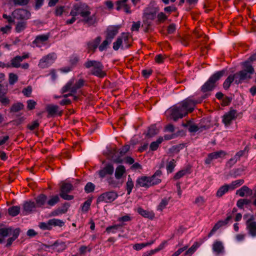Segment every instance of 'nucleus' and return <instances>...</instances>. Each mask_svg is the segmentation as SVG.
Instances as JSON below:
<instances>
[{"label": "nucleus", "instance_id": "1", "mask_svg": "<svg viewBox=\"0 0 256 256\" xmlns=\"http://www.w3.org/2000/svg\"><path fill=\"white\" fill-rule=\"evenodd\" d=\"M196 103L190 99H186L178 105L172 106L166 111L170 118L176 121L192 112L194 110Z\"/></svg>", "mask_w": 256, "mask_h": 256}, {"label": "nucleus", "instance_id": "2", "mask_svg": "<svg viewBox=\"0 0 256 256\" xmlns=\"http://www.w3.org/2000/svg\"><path fill=\"white\" fill-rule=\"evenodd\" d=\"M224 70L216 72L201 87V91L204 94L202 98H206L210 95V92L216 87L215 83L224 74Z\"/></svg>", "mask_w": 256, "mask_h": 256}, {"label": "nucleus", "instance_id": "3", "mask_svg": "<svg viewBox=\"0 0 256 256\" xmlns=\"http://www.w3.org/2000/svg\"><path fill=\"white\" fill-rule=\"evenodd\" d=\"M132 41V37L129 33L123 32L113 43V48L115 50H118L120 48H128L131 46Z\"/></svg>", "mask_w": 256, "mask_h": 256}, {"label": "nucleus", "instance_id": "4", "mask_svg": "<svg viewBox=\"0 0 256 256\" xmlns=\"http://www.w3.org/2000/svg\"><path fill=\"white\" fill-rule=\"evenodd\" d=\"M84 66L87 68H92L90 72L94 76L103 78L106 75L104 70V66L100 62L88 60L84 63Z\"/></svg>", "mask_w": 256, "mask_h": 256}, {"label": "nucleus", "instance_id": "5", "mask_svg": "<svg viewBox=\"0 0 256 256\" xmlns=\"http://www.w3.org/2000/svg\"><path fill=\"white\" fill-rule=\"evenodd\" d=\"M86 81L80 78L76 81L74 78H72L62 88V93L64 94L68 92H76L80 88L85 85Z\"/></svg>", "mask_w": 256, "mask_h": 256}, {"label": "nucleus", "instance_id": "6", "mask_svg": "<svg viewBox=\"0 0 256 256\" xmlns=\"http://www.w3.org/2000/svg\"><path fill=\"white\" fill-rule=\"evenodd\" d=\"M242 66L243 70L234 74L236 78L238 77V82L250 79L251 75L254 72V69L250 62H245Z\"/></svg>", "mask_w": 256, "mask_h": 256}, {"label": "nucleus", "instance_id": "7", "mask_svg": "<svg viewBox=\"0 0 256 256\" xmlns=\"http://www.w3.org/2000/svg\"><path fill=\"white\" fill-rule=\"evenodd\" d=\"M57 58V55L55 52H50L44 56L40 60L38 66L41 68H45L50 66L53 64Z\"/></svg>", "mask_w": 256, "mask_h": 256}, {"label": "nucleus", "instance_id": "8", "mask_svg": "<svg viewBox=\"0 0 256 256\" xmlns=\"http://www.w3.org/2000/svg\"><path fill=\"white\" fill-rule=\"evenodd\" d=\"M118 197V194L114 191L108 192L101 194L97 198V203L112 202Z\"/></svg>", "mask_w": 256, "mask_h": 256}, {"label": "nucleus", "instance_id": "9", "mask_svg": "<svg viewBox=\"0 0 256 256\" xmlns=\"http://www.w3.org/2000/svg\"><path fill=\"white\" fill-rule=\"evenodd\" d=\"M254 219V216L250 215L246 222L248 233L252 237H256V222Z\"/></svg>", "mask_w": 256, "mask_h": 256}, {"label": "nucleus", "instance_id": "10", "mask_svg": "<svg viewBox=\"0 0 256 256\" xmlns=\"http://www.w3.org/2000/svg\"><path fill=\"white\" fill-rule=\"evenodd\" d=\"M226 155V152L222 150L211 152L208 155L204 162L206 164H210L213 160L224 158Z\"/></svg>", "mask_w": 256, "mask_h": 256}, {"label": "nucleus", "instance_id": "11", "mask_svg": "<svg viewBox=\"0 0 256 256\" xmlns=\"http://www.w3.org/2000/svg\"><path fill=\"white\" fill-rule=\"evenodd\" d=\"M237 116V111L235 110L231 109L223 116L222 122L226 126H229L232 122L235 120Z\"/></svg>", "mask_w": 256, "mask_h": 256}, {"label": "nucleus", "instance_id": "12", "mask_svg": "<svg viewBox=\"0 0 256 256\" xmlns=\"http://www.w3.org/2000/svg\"><path fill=\"white\" fill-rule=\"evenodd\" d=\"M30 58V54L24 52L22 56H17L12 58L10 60V65L11 67L18 68L20 67V62L24 59H26Z\"/></svg>", "mask_w": 256, "mask_h": 256}, {"label": "nucleus", "instance_id": "13", "mask_svg": "<svg viewBox=\"0 0 256 256\" xmlns=\"http://www.w3.org/2000/svg\"><path fill=\"white\" fill-rule=\"evenodd\" d=\"M212 250L213 252L217 255L224 254L225 250L224 243L219 240H216L212 244Z\"/></svg>", "mask_w": 256, "mask_h": 256}, {"label": "nucleus", "instance_id": "14", "mask_svg": "<svg viewBox=\"0 0 256 256\" xmlns=\"http://www.w3.org/2000/svg\"><path fill=\"white\" fill-rule=\"evenodd\" d=\"M156 16V12L149 8L144 10L143 16V22L144 24H147L148 26L150 25Z\"/></svg>", "mask_w": 256, "mask_h": 256}, {"label": "nucleus", "instance_id": "15", "mask_svg": "<svg viewBox=\"0 0 256 256\" xmlns=\"http://www.w3.org/2000/svg\"><path fill=\"white\" fill-rule=\"evenodd\" d=\"M136 188H148L152 186L149 176H141L138 178L136 182Z\"/></svg>", "mask_w": 256, "mask_h": 256}, {"label": "nucleus", "instance_id": "16", "mask_svg": "<svg viewBox=\"0 0 256 256\" xmlns=\"http://www.w3.org/2000/svg\"><path fill=\"white\" fill-rule=\"evenodd\" d=\"M12 16L14 18L18 20H27L30 16V12L24 9H17L12 12Z\"/></svg>", "mask_w": 256, "mask_h": 256}, {"label": "nucleus", "instance_id": "17", "mask_svg": "<svg viewBox=\"0 0 256 256\" xmlns=\"http://www.w3.org/2000/svg\"><path fill=\"white\" fill-rule=\"evenodd\" d=\"M120 28V26H109L106 30V38L112 42V39L118 34Z\"/></svg>", "mask_w": 256, "mask_h": 256}, {"label": "nucleus", "instance_id": "18", "mask_svg": "<svg viewBox=\"0 0 256 256\" xmlns=\"http://www.w3.org/2000/svg\"><path fill=\"white\" fill-rule=\"evenodd\" d=\"M49 38L48 34H40L37 36L32 44L37 47H41L44 45Z\"/></svg>", "mask_w": 256, "mask_h": 256}, {"label": "nucleus", "instance_id": "19", "mask_svg": "<svg viewBox=\"0 0 256 256\" xmlns=\"http://www.w3.org/2000/svg\"><path fill=\"white\" fill-rule=\"evenodd\" d=\"M46 110L48 112V118L52 117L58 114V116H62V112L59 111V108L56 105H48L46 106Z\"/></svg>", "mask_w": 256, "mask_h": 256}, {"label": "nucleus", "instance_id": "20", "mask_svg": "<svg viewBox=\"0 0 256 256\" xmlns=\"http://www.w3.org/2000/svg\"><path fill=\"white\" fill-rule=\"evenodd\" d=\"M162 172L160 170H157L154 174L150 178V184L152 186L159 184L162 182L161 176Z\"/></svg>", "mask_w": 256, "mask_h": 256}, {"label": "nucleus", "instance_id": "21", "mask_svg": "<svg viewBox=\"0 0 256 256\" xmlns=\"http://www.w3.org/2000/svg\"><path fill=\"white\" fill-rule=\"evenodd\" d=\"M114 171V168L112 164H106L103 169L99 170L98 174L100 177L103 178L106 174L112 175L113 174Z\"/></svg>", "mask_w": 256, "mask_h": 256}, {"label": "nucleus", "instance_id": "22", "mask_svg": "<svg viewBox=\"0 0 256 256\" xmlns=\"http://www.w3.org/2000/svg\"><path fill=\"white\" fill-rule=\"evenodd\" d=\"M101 40V38L98 36L94 40L90 41L88 42V52H94L96 49L98 48V45L100 44Z\"/></svg>", "mask_w": 256, "mask_h": 256}, {"label": "nucleus", "instance_id": "23", "mask_svg": "<svg viewBox=\"0 0 256 256\" xmlns=\"http://www.w3.org/2000/svg\"><path fill=\"white\" fill-rule=\"evenodd\" d=\"M252 194V190L246 186H242L236 192V194L241 197L250 196Z\"/></svg>", "mask_w": 256, "mask_h": 256}, {"label": "nucleus", "instance_id": "24", "mask_svg": "<svg viewBox=\"0 0 256 256\" xmlns=\"http://www.w3.org/2000/svg\"><path fill=\"white\" fill-rule=\"evenodd\" d=\"M47 196L44 194L39 195L36 199L37 206L41 207L46 205Z\"/></svg>", "mask_w": 256, "mask_h": 256}, {"label": "nucleus", "instance_id": "25", "mask_svg": "<svg viewBox=\"0 0 256 256\" xmlns=\"http://www.w3.org/2000/svg\"><path fill=\"white\" fill-rule=\"evenodd\" d=\"M126 172L125 167L122 165H120L116 167L115 171V178L117 180L122 178L123 175Z\"/></svg>", "mask_w": 256, "mask_h": 256}, {"label": "nucleus", "instance_id": "26", "mask_svg": "<svg viewBox=\"0 0 256 256\" xmlns=\"http://www.w3.org/2000/svg\"><path fill=\"white\" fill-rule=\"evenodd\" d=\"M136 211L140 215L144 218H152L154 216L153 212L144 210L140 207L138 208Z\"/></svg>", "mask_w": 256, "mask_h": 256}, {"label": "nucleus", "instance_id": "27", "mask_svg": "<svg viewBox=\"0 0 256 256\" xmlns=\"http://www.w3.org/2000/svg\"><path fill=\"white\" fill-rule=\"evenodd\" d=\"M36 207L34 202H26L24 204V210L26 214L32 212Z\"/></svg>", "mask_w": 256, "mask_h": 256}, {"label": "nucleus", "instance_id": "28", "mask_svg": "<svg viewBox=\"0 0 256 256\" xmlns=\"http://www.w3.org/2000/svg\"><path fill=\"white\" fill-rule=\"evenodd\" d=\"M232 218V215L228 216L224 220H220L218 221L214 224V228H216V230H218L221 227L226 226Z\"/></svg>", "mask_w": 256, "mask_h": 256}, {"label": "nucleus", "instance_id": "29", "mask_svg": "<svg viewBox=\"0 0 256 256\" xmlns=\"http://www.w3.org/2000/svg\"><path fill=\"white\" fill-rule=\"evenodd\" d=\"M228 190H230V188L228 184H226L218 188L216 193V196L217 197L220 198L228 192Z\"/></svg>", "mask_w": 256, "mask_h": 256}, {"label": "nucleus", "instance_id": "30", "mask_svg": "<svg viewBox=\"0 0 256 256\" xmlns=\"http://www.w3.org/2000/svg\"><path fill=\"white\" fill-rule=\"evenodd\" d=\"M60 202V198L58 195L52 196L47 200L46 207L53 206Z\"/></svg>", "mask_w": 256, "mask_h": 256}, {"label": "nucleus", "instance_id": "31", "mask_svg": "<svg viewBox=\"0 0 256 256\" xmlns=\"http://www.w3.org/2000/svg\"><path fill=\"white\" fill-rule=\"evenodd\" d=\"M235 78H236V75L231 74L225 80L223 84V87L225 90H228L231 84L234 82Z\"/></svg>", "mask_w": 256, "mask_h": 256}, {"label": "nucleus", "instance_id": "32", "mask_svg": "<svg viewBox=\"0 0 256 256\" xmlns=\"http://www.w3.org/2000/svg\"><path fill=\"white\" fill-rule=\"evenodd\" d=\"M200 246V244L198 242H194L192 246L190 248L184 253V256H191L197 250V248Z\"/></svg>", "mask_w": 256, "mask_h": 256}, {"label": "nucleus", "instance_id": "33", "mask_svg": "<svg viewBox=\"0 0 256 256\" xmlns=\"http://www.w3.org/2000/svg\"><path fill=\"white\" fill-rule=\"evenodd\" d=\"M244 183V180H237L234 181H232L230 184H228L230 188V190H233L236 188L240 186Z\"/></svg>", "mask_w": 256, "mask_h": 256}, {"label": "nucleus", "instance_id": "34", "mask_svg": "<svg viewBox=\"0 0 256 256\" xmlns=\"http://www.w3.org/2000/svg\"><path fill=\"white\" fill-rule=\"evenodd\" d=\"M70 206V204L68 203H65L64 206V208L63 209H58L54 212H52V216H56L60 214H62L66 213L68 207Z\"/></svg>", "mask_w": 256, "mask_h": 256}, {"label": "nucleus", "instance_id": "35", "mask_svg": "<svg viewBox=\"0 0 256 256\" xmlns=\"http://www.w3.org/2000/svg\"><path fill=\"white\" fill-rule=\"evenodd\" d=\"M154 243V240H152L150 242H146V243H140V244H136L133 246V248L134 250H141L144 247L147 246H149L152 245Z\"/></svg>", "mask_w": 256, "mask_h": 256}, {"label": "nucleus", "instance_id": "36", "mask_svg": "<svg viewBox=\"0 0 256 256\" xmlns=\"http://www.w3.org/2000/svg\"><path fill=\"white\" fill-rule=\"evenodd\" d=\"M122 224H114L106 228V232L110 234V232L115 233L116 231L123 226Z\"/></svg>", "mask_w": 256, "mask_h": 256}, {"label": "nucleus", "instance_id": "37", "mask_svg": "<svg viewBox=\"0 0 256 256\" xmlns=\"http://www.w3.org/2000/svg\"><path fill=\"white\" fill-rule=\"evenodd\" d=\"M134 186V182L130 176L129 175L128 176V181L126 184V190L128 194H130L131 193Z\"/></svg>", "mask_w": 256, "mask_h": 256}, {"label": "nucleus", "instance_id": "38", "mask_svg": "<svg viewBox=\"0 0 256 256\" xmlns=\"http://www.w3.org/2000/svg\"><path fill=\"white\" fill-rule=\"evenodd\" d=\"M20 212V207L19 206H13L10 207L8 210V214L12 216H17Z\"/></svg>", "mask_w": 256, "mask_h": 256}, {"label": "nucleus", "instance_id": "39", "mask_svg": "<svg viewBox=\"0 0 256 256\" xmlns=\"http://www.w3.org/2000/svg\"><path fill=\"white\" fill-rule=\"evenodd\" d=\"M183 126L185 127H188V130L190 132H196L199 130L198 127L194 124H192L190 121H188L186 123L184 124Z\"/></svg>", "mask_w": 256, "mask_h": 256}, {"label": "nucleus", "instance_id": "40", "mask_svg": "<svg viewBox=\"0 0 256 256\" xmlns=\"http://www.w3.org/2000/svg\"><path fill=\"white\" fill-rule=\"evenodd\" d=\"M170 198H163L159 204L157 206V210L159 211H162L164 209L166 206L168 204L169 202Z\"/></svg>", "mask_w": 256, "mask_h": 256}, {"label": "nucleus", "instance_id": "41", "mask_svg": "<svg viewBox=\"0 0 256 256\" xmlns=\"http://www.w3.org/2000/svg\"><path fill=\"white\" fill-rule=\"evenodd\" d=\"M24 105L21 102H17L12 105L10 108V112H16L24 108Z\"/></svg>", "mask_w": 256, "mask_h": 256}, {"label": "nucleus", "instance_id": "42", "mask_svg": "<svg viewBox=\"0 0 256 256\" xmlns=\"http://www.w3.org/2000/svg\"><path fill=\"white\" fill-rule=\"evenodd\" d=\"M80 9L81 6L78 4L74 5L70 11V15L72 16L76 17L78 14H80Z\"/></svg>", "mask_w": 256, "mask_h": 256}, {"label": "nucleus", "instance_id": "43", "mask_svg": "<svg viewBox=\"0 0 256 256\" xmlns=\"http://www.w3.org/2000/svg\"><path fill=\"white\" fill-rule=\"evenodd\" d=\"M163 141L162 137H160L156 142H152L150 144V149L152 150H156L158 149L159 146V144H160Z\"/></svg>", "mask_w": 256, "mask_h": 256}, {"label": "nucleus", "instance_id": "44", "mask_svg": "<svg viewBox=\"0 0 256 256\" xmlns=\"http://www.w3.org/2000/svg\"><path fill=\"white\" fill-rule=\"evenodd\" d=\"M72 190V186L70 183H64L60 188V192H69Z\"/></svg>", "mask_w": 256, "mask_h": 256}, {"label": "nucleus", "instance_id": "45", "mask_svg": "<svg viewBox=\"0 0 256 256\" xmlns=\"http://www.w3.org/2000/svg\"><path fill=\"white\" fill-rule=\"evenodd\" d=\"M158 132V130L156 125L151 126L148 130V136H153Z\"/></svg>", "mask_w": 256, "mask_h": 256}, {"label": "nucleus", "instance_id": "46", "mask_svg": "<svg viewBox=\"0 0 256 256\" xmlns=\"http://www.w3.org/2000/svg\"><path fill=\"white\" fill-rule=\"evenodd\" d=\"M92 200L91 199L86 200L82 206V211L84 212H87L90 208Z\"/></svg>", "mask_w": 256, "mask_h": 256}, {"label": "nucleus", "instance_id": "47", "mask_svg": "<svg viewBox=\"0 0 256 256\" xmlns=\"http://www.w3.org/2000/svg\"><path fill=\"white\" fill-rule=\"evenodd\" d=\"M250 200L248 199H240L237 201L236 206L240 208H243L244 205L248 204L250 203Z\"/></svg>", "mask_w": 256, "mask_h": 256}, {"label": "nucleus", "instance_id": "48", "mask_svg": "<svg viewBox=\"0 0 256 256\" xmlns=\"http://www.w3.org/2000/svg\"><path fill=\"white\" fill-rule=\"evenodd\" d=\"M26 23L24 22H18L16 26V30L18 32H20L24 30L26 28Z\"/></svg>", "mask_w": 256, "mask_h": 256}, {"label": "nucleus", "instance_id": "49", "mask_svg": "<svg viewBox=\"0 0 256 256\" xmlns=\"http://www.w3.org/2000/svg\"><path fill=\"white\" fill-rule=\"evenodd\" d=\"M206 199L202 196L197 197L194 201V204L198 206H204L206 203Z\"/></svg>", "mask_w": 256, "mask_h": 256}, {"label": "nucleus", "instance_id": "50", "mask_svg": "<svg viewBox=\"0 0 256 256\" xmlns=\"http://www.w3.org/2000/svg\"><path fill=\"white\" fill-rule=\"evenodd\" d=\"M79 61V58L76 54L72 55L70 58V63L72 66L77 65Z\"/></svg>", "mask_w": 256, "mask_h": 256}, {"label": "nucleus", "instance_id": "51", "mask_svg": "<svg viewBox=\"0 0 256 256\" xmlns=\"http://www.w3.org/2000/svg\"><path fill=\"white\" fill-rule=\"evenodd\" d=\"M176 161L172 159L166 165V170L168 172H173L174 169L176 166Z\"/></svg>", "mask_w": 256, "mask_h": 256}, {"label": "nucleus", "instance_id": "52", "mask_svg": "<svg viewBox=\"0 0 256 256\" xmlns=\"http://www.w3.org/2000/svg\"><path fill=\"white\" fill-rule=\"evenodd\" d=\"M111 42V41L106 38V39L98 46L99 50L100 52H102L106 50L107 46Z\"/></svg>", "mask_w": 256, "mask_h": 256}, {"label": "nucleus", "instance_id": "53", "mask_svg": "<svg viewBox=\"0 0 256 256\" xmlns=\"http://www.w3.org/2000/svg\"><path fill=\"white\" fill-rule=\"evenodd\" d=\"M12 228H0V235L2 236H6L11 235Z\"/></svg>", "mask_w": 256, "mask_h": 256}, {"label": "nucleus", "instance_id": "54", "mask_svg": "<svg viewBox=\"0 0 256 256\" xmlns=\"http://www.w3.org/2000/svg\"><path fill=\"white\" fill-rule=\"evenodd\" d=\"M188 173V170H182L177 172L174 175V180H178L185 176Z\"/></svg>", "mask_w": 256, "mask_h": 256}, {"label": "nucleus", "instance_id": "55", "mask_svg": "<svg viewBox=\"0 0 256 256\" xmlns=\"http://www.w3.org/2000/svg\"><path fill=\"white\" fill-rule=\"evenodd\" d=\"M18 80V76L16 74L10 73L9 74V82L10 84H14Z\"/></svg>", "mask_w": 256, "mask_h": 256}, {"label": "nucleus", "instance_id": "56", "mask_svg": "<svg viewBox=\"0 0 256 256\" xmlns=\"http://www.w3.org/2000/svg\"><path fill=\"white\" fill-rule=\"evenodd\" d=\"M50 224H51V226H62L64 224V222L62 220H60L52 219V220H50Z\"/></svg>", "mask_w": 256, "mask_h": 256}, {"label": "nucleus", "instance_id": "57", "mask_svg": "<svg viewBox=\"0 0 256 256\" xmlns=\"http://www.w3.org/2000/svg\"><path fill=\"white\" fill-rule=\"evenodd\" d=\"M26 103H27V108L28 110H34L36 105V102H35L33 100H28L26 102Z\"/></svg>", "mask_w": 256, "mask_h": 256}, {"label": "nucleus", "instance_id": "58", "mask_svg": "<svg viewBox=\"0 0 256 256\" xmlns=\"http://www.w3.org/2000/svg\"><path fill=\"white\" fill-rule=\"evenodd\" d=\"M95 186L92 182H88L84 188L86 192L90 193L93 192L94 190Z\"/></svg>", "mask_w": 256, "mask_h": 256}, {"label": "nucleus", "instance_id": "59", "mask_svg": "<svg viewBox=\"0 0 256 256\" xmlns=\"http://www.w3.org/2000/svg\"><path fill=\"white\" fill-rule=\"evenodd\" d=\"M84 22L88 24V26L94 24L96 22V18L93 16H88L84 20Z\"/></svg>", "mask_w": 256, "mask_h": 256}, {"label": "nucleus", "instance_id": "60", "mask_svg": "<svg viewBox=\"0 0 256 256\" xmlns=\"http://www.w3.org/2000/svg\"><path fill=\"white\" fill-rule=\"evenodd\" d=\"M40 124L38 120H34L28 126V128L29 130H32L38 128Z\"/></svg>", "mask_w": 256, "mask_h": 256}, {"label": "nucleus", "instance_id": "61", "mask_svg": "<svg viewBox=\"0 0 256 256\" xmlns=\"http://www.w3.org/2000/svg\"><path fill=\"white\" fill-rule=\"evenodd\" d=\"M107 182L108 184L112 188H116L118 186V182L113 178H109L107 179Z\"/></svg>", "mask_w": 256, "mask_h": 256}, {"label": "nucleus", "instance_id": "62", "mask_svg": "<svg viewBox=\"0 0 256 256\" xmlns=\"http://www.w3.org/2000/svg\"><path fill=\"white\" fill-rule=\"evenodd\" d=\"M92 248L90 246H82L79 248V252L80 254H84L86 251L90 252Z\"/></svg>", "mask_w": 256, "mask_h": 256}, {"label": "nucleus", "instance_id": "63", "mask_svg": "<svg viewBox=\"0 0 256 256\" xmlns=\"http://www.w3.org/2000/svg\"><path fill=\"white\" fill-rule=\"evenodd\" d=\"M90 12L86 10H84L82 6H81V9H80V15L82 18H86L88 16H90Z\"/></svg>", "mask_w": 256, "mask_h": 256}, {"label": "nucleus", "instance_id": "64", "mask_svg": "<svg viewBox=\"0 0 256 256\" xmlns=\"http://www.w3.org/2000/svg\"><path fill=\"white\" fill-rule=\"evenodd\" d=\"M32 92V88L30 86H28L24 88L22 90V94L26 97L30 96Z\"/></svg>", "mask_w": 256, "mask_h": 256}]
</instances>
